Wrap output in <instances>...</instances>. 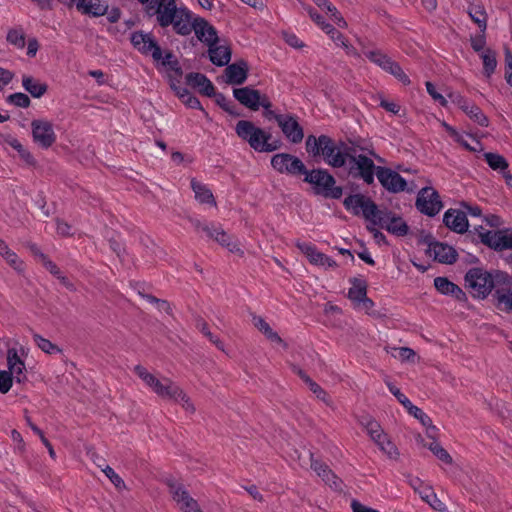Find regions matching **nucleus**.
<instances>
[{
	"label": "nucleus",
	"instance_id": "ea45409f",
	"mask_svg": "<svg viewBox=\"0 0 512 512\" xmlns=\"http://www.w3.org/2000/svg\"><path fill=\"white\" fill-rule=\"evenodd\" d=\"M363 424L365 425L367 433L375 443L385 439L386 434L383 432L380 424L377 421L369 419Z\"/></svg>",
	"mask_w": 512,
	"mask_h": 512
},
{
	"label": "nucleus",
	"instance_id": "f257e3e1",
	"mask_svg": "<svg viewBox=\"0 0 512 512\" xmlns=\"http://www.w3.org/2000/svg\"><path fill=\"white\" fill-rule=\"evenodd\" d=\"M343 205L353 215L362 214L372 225L379 226L397 237L406 236L409 232V226L401 216L387 208L379 209L371 198L363 194L347 196Z\"/></svg>",
	"mask_w": 512,
	"mask_h": 512
},
{
	"label": "nucleus",
	"instance_id": "6ab92c4d",
	"mask_svg": "<svg viewBox=\"0 0 512 512\" xmlns=\"http://www.w3.org/2000/svg\"><path fill=\"white\" fill-rule=\"evenodd\" d=\"M296 247L308 258L309 262L316 266L327 268L337 267V263L326 254L320 252L315 245L307 242H296Z\"/></svg>",
	"mask_w": 512,
	"mask_h": 512
},
{
	"label": "nucleus",
	"instance_id": "13d9d810",
	"mask_svg": "<svg viewBox=\"0 0 512 512\" xmlns=\"http://www.w3.org/2000/svg\"><path fill=\"white\" fill-rule=\"evenodd\" d=\"M505 80L512 86V52L510 49H505Z\"/></svg>",
	"mask_w": 512,
	"mask_h": 512
},
{
	"label": "nucleus",
	"instance_id": "9b49d317",
	"mask_svg": "<svg viewBox=\"0 0 512 512\" xmlns=\"http://www.w3.org/2000/svg\"><path fill=\"white\" fill-rule=\"evenodd\" d=\"M131 43L143 55H150L155 62L162 59V49L151 33L135 31L130 37Z\"/></svg>",
	"mask_w": 512,
	"mask_h": 512
},
{
	"label": "nucleus",
	"instance_id": "2eb2a0df",
	"mask_svg": "<svg viewBox=\"0 0 512 512\" xmlns=\"http://www.w3.org/2000/svg\"><path fill=\"white\" fill-rule=\"evenodd\" d=\"M377 179L380 184L390 193H399L406 190V180L391 168L379 166Z\"/></svg>",
	"mask_w": 512,
	"mask_h": 512
},
{
	"label": "nucleus",
	"instance_id": "7ed1b4c3",
	"mask_svg": "<svg viewBox=\"0 0 512 512\" xmlns=\"http://www.w3.org/2000/svg\"><path fill=\"white\" fill-rule=\"evenodd\" d=\"M191 14L186 7H178L176 0H161L156 5H151L146 13L150 18L155 17L160 27L172 26L176 34L187 31L188 18Z\"/></svg>",
	"mask_w": 512,
	"mask_h": 512
},
{
	"label": "nucleus",
	"instance_id": "f03ea898",
	"mask_svg": "<svg viewBox=\"0 0 512 512\" xmlns=\"http://www.w3.org/2000/svg\"><path fill=\"white\" fill-rule=\"evenodd\" d=\"M465 285L475 298L485 299L497 285H509L512 277L499 270L487 271L480 267L466 272Z\"/></svg>",
	"mask_w": 512,
	"mask_h": 512
},
{
	"label": "nucleus",
	"instance_id": "f704fd0d",
	"mask_svg": "<svg viewBox=\"0 0 512 512\" xmlns=\"http://www.w3.org/2000/svg\"><path fill=\"white\" fill-rule=\"evenodd\" d=\"M253 322L255 327L259 331H261L266 336L267 339H269L272 342H277L279 344L284 343L282 338L275 331L272 330L270 325L262 317L254 316Z\"/></svg>",
	"mask_w": 512,
	"mask_h": 512
},
{
	"label": "nucleus",
	"instance_id": "5701e85b",
	"mask_svg": "<svg viewBox=\"0 0 512 512\" xmlns=\"http://www.w3.org/2000/svg\"><path fill=\"white\" fill-rule=\"evenodd\" d=\"M186 84L192 88H197L199 93L212 97L215 95V87L206 75L197 72H190L185 76Z\"/></svg>",
	"mask_w": 512,
	"mask_h": 512
},
{
	"label": "nucleus",
	"instance_id": "a211bd4d",
	"mask_svg": "<svg viewBox=\"0 0 512 512\" xmlns=\"http://www.w3.org/2000/svg\"><path fill=\"white\" fill-rule=\"evenodd\" d=\"M284 136L293 144L300 143L304 138V130L299 124L297 116L291 113L283 114V118L279 121Z\"/></svg>",
	"mask_w": 512,
	"mask_h": 512
},
{
	"label": "nucleus",
	"instance_id": "c85d7f7f",
	"mask_svg": "<svg viewBox=\"0 0 512 512\" xmlns=\"http://www.w3.org/2000/svg\"><path fill=\"white\" fill-rule=\"evenodd\" d=\"M211 232L212 235H208V238L213 239L231 252L240 250L233 238L228 235L220 226L214 225Z\"/></svg>",
	"mask_w": 512,
	"mask_h": 512
},
{
	"label": "nucleus",
	"instance_id": "dca6fc26",
	"mask_svg": "<svg viewBox=\"0 0 512 512\" xmlns=\"http://www.w3.org/2000/svg\"><path fill=\"white\" fill-rule=\"evenodd\" d=\"M169 491L173 500L178 504L179 508L184 512H192L197 508V501L192 498L189 492L184 488L183 484L169 479L167 481Z\"/></svg>",
	"mask_w": 512,
	"mask_h": 512
},
{
	"label": "nucleus",
	"instance_id": "e2e57ef3",
	"mask_svg": "<svg viewBox=\"0 0 512 512\" xmlns=\"http://www.w3.org/2000/svg\"><path fill=\"white\" fill-rule=\"evenodd\" d=\"M309 389L315 394V396L323 401V402H328V394L326 393V391L320 386L318 385L315 381H311L310 383L307 384Z\"/></svg>",
	"mask_w": 512,
	"mask_h": 512
},
{
	"label": "nucleus",
	"instance_id": "72a5a7b5",
	"mask_svg": "<svg viewBox=\"0 0 512 512\" xmlns=\"http://www.w3.org/2000/svg\"><path fill=\"white\" fill-rule=\"evenodd\" d=\"M483 157L491 169L499 171L500 173L509 167L507 160L498 153L486 152L483 154Z\"/></svg>",
	"mask_w": 512,
	"mask_h": 512
},
{
	"label": "nucleus",
	"instance_id": "864d4df0",
	"mask_svg": "<svg viewBox=\"0 0 512 512\" xmlns=\"http://www.w3.org/2000/svg\"><path fill=\"white\" fill-rule=\"evenodd\" d=\"M452 285L453 282L446 277L439 276L434 279V286L441 294L448 295Z\"/></svg>",
	"mask_w": 512,
	"mask_h": 512
},
{
	"label": "nucleus",
	"instance_id": "69168bd1",
	"mask_svg": "<svg viewBox=\"0 0 512 512\" xmlns=\"http://www.w3.org/2000/svg\"><path fill=\"white\" fill-rule=\"evenodd\" d=\"M438 241L435 240V238L433 237V235H431L430 233L428 234H423L421 235V237L419 238L418 240V243L419 244H422V245H426L427 246V249H426V254L428 256H431V250L432 248L434 247V244H436Z\"/></svg>",
	"mask_w": 512,
	"mask_h": 512
},
{
	"label": "nucleus",
	"instance_id": "052dcab7",
	"mask_svg": "<svg viewBox=\"0 0 512 512\" xmlns=\"http://www.w3.org/2000/svg\"><path fill=\"white\" fill-rule=\"evenodd\" d=\"M158 63H161L162 66L173 70V67L177 66L179 61L172 51H166L165 55H162V59H160Z\"/></svg>",
	"mask_w": 512,
	"mask_h": 512
},
{
	"label": "nucleus",
	"instance_id": "4468645a",
	"mask_svg": "<svg viewBox=\"0 0 512 512\" xmlns=\"http://www.w3.org/2000/svg\"><path fill=\"white\" fill-rule=\"evenodd\" d=\"M450 100L456 104L464 113H466L470 119L476 122L478 125L482 127H487L489 124V120L486 115L482 112V110L471 103L468 99L457 92H451L448 94Z\"/></svg>",
	"mask_w": 512,
	"mask_h": 512
},
{
	"label": "nucleus",
	"instance_id": "0e129e2a",
	"mask_svg": "<svg viewBox=\"0 0 512 512\" xmlns=\"http://www.w3.org/2000/svg\"><path fill=\"white\" fill-rule=\"evenodd\" d=\"M471 47L475 52H483L484 47L486 45V38L485 33H482L480 35H477L475 37H471Z\"/></svg>",
	"mask_w": 512,
	"mask_h": 512
},
{
	"label": "nucleus",
	"instance_id": "09e8293b",
	"mask_svg": "<svg viewBox=\"0 0 512 512\" xmlns=\"http://www.w3.org/2000/svg\"><path fill=\"white\" fill-rule=\"evenodd\" d=\"M14 375L6 370L0 371V392L6 394L12 387Z\"/></svg>",
	"mask_w": 512,
	"mask_h": 512
},
{
	"label": "nucleus",
	"instance_id": "f3484780",
	"mask_svg": "<svg viewBox=\"0 0 512 512\" xmlns=\"http://www.w3.org/2000/svg\"><path fill=\"white\" fill-rule=\"evenodd\" d=\"M319 156H323L327 164L334 168H341L344 166V159L339 153V147L336 146L331 137L324 134L320 135Z\"/></svg>",
	"mask_w": 512,
	"mask_h": 512
},
{
	"label": "nucleus",
	"instance_id": "4be33fe9",
	"mask_svg": "<svg viewBox=\"0 0 512 512\" xmlns=\"http://www.w3.org/2000/svg\"><path fill=\"white\" fill-rule=\"evenodd\" d=\"M443 222L450 230L459 234L465 233L469 227L466 213L457 209H448L444 213Z\"/></svg>",
	"mask_w": 512,
	"mask_h": 512
},
{
	"label": "nucleus",
	"instance_id": "9d476101",
	"mask_svg": "<svg viewBox=\"0 0 512 512\" xmlns=\"http://www.w3.org/2000/svg\"><path fill=\"white\" fill-rule=\"evenodd\" d=\"M271 166L278 173L291 176L304 175L307 170L300 158L289 153H278L272 156Z\"/></svg>",
	"mask_w": 512,
	"mask_h": 512
},
{
	"label": "nucleus",
	"instance_id": "680f3d73",
	"mask_svg": "<svg viewBox=\"0 0 512 512\" xmlns=\"http://www.w3.org/2000/svg\"><path fill=\"white\" fill-rule=\"evenodd\" d=\"M190 222L197 232H203L207 237L208 235H212L213 223L202 222L198 219H191Z\"/></svg>",
	"mask_w": 512,
	"mask_h": 512
},
{
	"label": "nucleus",
	"instance_id": "412c9836",
	"mask_svg": "<svg viewBox=\"0 0 512 512\" xmlns=\"http://www.w3.org/2000/svg\"><path fill=\"white\" fill-rule=\"evenodd\" d=\"M234 98L243 106L252 111L259 110V100H261V93L250 86L234 88Z\"/></svg>",
	"mask_w": 512,
	"mask_h": 512
},
{
	"label": "nucleus",
	"instance_id": "a19ab883",
	"mask_svg": "<svg viewBox=\"0 0 512 512\" xmlns=\"http://www.w3.org/2000/svg\"><path fill=\"white\" fill-rule=\"evenodd\" d=\"M33 339L35 344L45 353L47 354H57L61 352V349L53 344L50 340L42 337L39 334H33Z\"/></svg>",
	"mask_w": 512,
	"mask_h": 512
},
{
	"label": "nucleus",
	"instance_id": "0eeeda50",
	"mask_svg": "<svg viewBox=\"0 0 512 512\" xmlns=\"http://www.w3.org/2000/svg\"><path fill=\"white\" fill-rule=\"evenodd\" d=\"M135 374L142 379V381L150 387L154 393L162 398H168L178 393V385L173 383L170 379L164 378L162 381L156 378L153 374L141 365H136L134 368Z\"/></svg>",
	"mask_w": 512,
	"mask_h": 512
},
{
	"label": "nucleus",
	"instance_id": "e433bc0d",
	"mask_svg": "<svg viewBox=\"0 0 512 512\" xmlns=\"http://www.w3.org/2000/svg\"><path fill=\"white\" fill-rule=\"evenodd\" d=\"M364 55L375 65L379 66L384 71L387 70L389 64H391L392 59L381 50H368L364 51Z\"/></svg>",
	"mask_w": 512,
	"mask_h": 512
},
{
	"label": "nucleus",
	"instance_id": "5fc2aeb1",
	"mask_svg": "<svg viewBox=\"0 0 512 512\" xmlns=\"http://www.w3.org/2000/svg\"><path fill=\"white\" fill-rule=\"evenodd\" d=\"M425 86L428 94L434 101H437L442 107H447L448 101L442 94L437 92L433 83L427 81Z\"/></svg>",
	"mask_w": 512,
	"mask_h": 512
},
{
	"label": "nucleus",
	"instance_id": "1a4fd4ad",
	"mask_svg": "<svg viewBox=\"0 0 512 512\" xmlns=\"http://www.w3.org/2000/svg\"><path fill=\"white\" fill-rule=\"evenodd\" d=\"M187 28L186 32L178 33V35L188 36L194 31L197 39L207 46L212 47V44L219 42L217 30L202 17H193V14H191L188 18Z\"/></svg>",
	"mask_w": 512,
	"mask_h": 512
},
{
	"label": "nucleus",
	"instance_id": "bb28decb",
	"mask_svg": "<svg viewBox=\"0 0 512 512\" xmlns=\"http://www.w3.org/2000/svg\"><path fill=\"white\" fill-rule=\"evenodd\" d=\"M208 53L210 61L219 67L226 66L230 60H231V49L227 45L219 44H212L211 46H208Z\"/></svg>",
	"mask_w": 512,
	"mask_h": 512
},
{
	"label": "nucleus",
	"instance_id": "393cba45",
	"mask_svg": "<svg viewBox=\"0 0 512 512\" xmlns=\"http://www.w3.org/2000/svg\"><path fill=\"white\" fill-rule=\"evenodd\" d=\"M7 365L8 370L14 375L17 382L21 383L26 380L25 363L19 357L18 352L15 348H10L7 351Z\"/></svg>",
	"mask_w": 512,
	"mask_h": 512
},
{
	"label": "nucleus",
	"instance_id": "58836bf2",
	"mask_svg": "<svg viewBox=\"0 0 512 512\" xmlns=\"http://www.w3.org/2000/svg\"><path fill=\"white\" fill-rule=\"evenodd\" d=\"M471 19L478 25L480 31L485 33L487 28L486 12L480 6L471 7L468 11Z\"/></svg>",
	"mask_w": 512,
	"mask_h": 512
},
{
	"label": "nucleus",
	"instance_id": "6e6d98bb",
	"mask_svg": "<svg viewBox=\"0 0 512 512\" xmlns=\"http://www.w3.org/2000/svg\"><path fill=\"white\" fill-rule=\"evenodd\" d=\"M184 96L185 98L181 100L183 104H185L189 108L201 110L204 113V115L208 117V113L204 110L199 99L196 96L192 95L190 92H188V94H185Z\"/></svg>",
	"mask_w": 512,
	"mask_h": 512
},
{
	"label": "nucleus",
	"instance_id": "79ce46f5",
	"mask_svg": "<svg viewBox=\"0 0 512 512\" xmlns=\"http://www.w3.org/2000/svg\"><path fill=\"white\" fill-rule=\"evenodd\" d=\"M426 446L442 462L446 464L452 463V457L450 454L437 441L433 440Z\"/></svg>",
	"mask_w": 512,
	"mask_h": 512
},
{
	"label": "nucleus",
	"instance_id": "c9c22d12",
	"mask_svg": "<svg viewBox=\"0 0 512 512\" xmlns=\"http://www.w3.org/2000/svg\"><path fill=\"white\" fill-rule=\"evenodd\" d=\"M6 41L17 49H23L26 43L24 29L21 26L9 29L6 36Z\"/></svg>",
	"mask_w": 512,
	"mask_h": 512
},
{
	"label": "nucleus",
	"instance_id": "338daca9",
	"mask_svg": "<svg viewBox=\"0 0 512 512\" xmlns=\"http://www.w3.org/2000/svg\"><path fill=\"white\" fill-rule=\"evenodd\" d=\"M329 476L323 480L326 484H328L334 490L342 489V480L331 470Z\"/></svg>",
	"mask_w": 512,
	"mask_h": 512
},
{
	"label": "nucleus",
	"instance_id": "3c124183",
	"mask_svg": "<svg viewBox=\"0 0 512 512\" xmlns=\"http://www.w3.org/2000/svg\"><path fill=\"white\" fill-rule=\"evenodd\" d=\"M389 391L397 398V400L408 410L409 407L413 405V403L397 388L390 382H386Z\"/></svg>",
	"mask_w": 512,
	"mask_h": 512
},
{
	"label": "nucleus",
	"instance_id": "6e6552de",
	"mask_svg": "<svg viewBox=\"0 0 512 512\" xmlns=\"http://www.w3.org/2000/svg\"><path fill=\"white\" fill-rule=\"evenodd\" d=\"M373 159L366 155L359 154L357 158H352L348 163V174L353 179L362 180L367 185L374 184V177L377 176V169Z\"/></svg>",
	"mask_w": 512,
	"mask_h": 512
},
{
	"label": "nucleus",
	"instance_id": "c03bdc74",
	"mask_svg": "<svg viewBox=\"0 0 512 512\" xmlns=\"http://www.w3.org/2000/svg\"><path fill=\"white\" fill-rule=\"evenodd\" d=\"M9 104H12L20 108H28L31 104V100L25 93L17 92L9 95L6 99Z\"/></svg>",
	"mask_w": 512,
	"mask_h": 512
},
{
	"label": "nucleus",
	"instance_id": "a18cd8bd",
	"mask_svg": "<svg viewBox=\"0 0 512 512\" xmlns=\"http://www.w3.org/2000/svg\"><path fill=\"white\" fill-rule=\"evenodd\" d=\"M179 393H175L173 396H170L169 399L175 400L179 403H181L182 407L190 412L193 413L195 411V407L193 403L191 402L190 398L183 392V390L178 386Z\"/></svg>",
	"mask_w": 512,
	"mask_h": 512
},
{
	"label": "nucleus",
	"instance_id": "2f4dec72",
	"mask_svg": "<svg viewBox=\"0 0 512 512\" xmlns=\"http://www.w3.org/2000/svg\"><path fill=\"white\" fill-rule=\"evenodd\" d=\"M407 411L410 415L418 419L423 426L427 427V435L434 439L433 433L437 430V428L432 424L431 418L426 413H424L422 409L415 405L409 407Z\"/></svg>",
	"mask_w": 512,
	"mask_h": 512
},
{
	"label": "nucleus",
	"instance_id": "f8f14e48",
	"mask_svg": "<svg viewBox=\"0 0 512 512\" xmlns=\"http://www.w3.org/2000/svg\"><path fill=\"white\" fill-rule=\"evenodd\" d=\"M416 208L429 217L437 215L443 208L438 192L432 187L422 188L416 199Z\"/></svg>",
	"mask_w": 512,
	"mask_h": 512
},
{
	"label": "nucleus",
	"instance_id": "a878e982",
	"mask_svg": "<svg viewBox=\"0 0 512 512\" xmlns=\"http://www.w3.org/2000/svg\"><path fill=\"white\" fill-rule=\"evenodd\" d=\"M108 4L103 0H80L77 4V10L83 14L92 17H100L107 13Z\"/></svg>",
	"mask_w": 512,
	"mask_h": 512
},
{
	"label": "nucleus",
	"instance_id": "49530a36",
	"mask_svg": "<svg viewBox=\"0 0 512 512\" xmlns=\"http://www.w3.org/2000/svg\"><path fill=\"white\" fill-rule=\"evenodd\" d=\"M311 469L316 472V474L322 478V480H325V478L330 474L331 469L329 466L322 462L321 460L314 459L313 455L311 454Z\"/></svg>",
	"mask_w": 512,
	"mask_h": 512
},
{
	"label": "nucleus",
	"instance_id": "c756f323",
	"mask_svg": "<svg viewBox=\"0 0 512 512\" xmlns=\"http://www.w3.org/2000/svg\"><path fill=\"white\" fill-rule=\"evenodd\" d=\"M349 282L352 286L348 290V298L355 303H360L367 295V282L356 277L350 278Z\"/></svg>",
	"mask_w": 512,
	"mask_h": 512
},
{
	"label": "nucleus",
	"instance_id": "603ef678",
	"mask_svg": "<svg viewBox=\"0 0 512 512\" xmlns=\"http://www.w3.org/2000/svg\"><path fill=\"white\" fill-rule=\"evenodd\" d=\"M376 444L390 458H395L398 455L396 446L387 438V436L385 437V439H382L381 441H379Z\"/></svg>",
	"mask_w": 512,
	"mask_h": 512
},
{
	"label": "nucleus",
	"instance_id": "4c0bfd02",
	"mask_svg": "<svg viewBox=\"0 0 512 512\" xmlns=\"http://www.w3.org/2000/svg\"><path fill=\"white\" fill-rule=\"evenodd\" d=\"M493 296L497 301L498 309L505 312L512 311V292L497 289Z\"/></svg>",
	"mask_w": 512,
	"mask_h": 512
},
{
	"label": "nucleus",
	"instance_id": "37998d69",
	"mask_svg": "<svg viewBox=\"0 0 512 512\" xmlns=\"http://www.w3.org/2000/svg\"><path fill=\"white\" fill-rule=\"evenodd\" d=\"M197 328L201 331V333L209 339L217 348L223 349V343L220 341L218 337L213 335L209 330L208 324L202 318H199L196 323Z\"/></svg>",
	"mask_w": 512,
	"mask_h": 512
},
{
	"label": "nucleus",
	"instance_id": "8fccbe9b",
	"mask_svg": "<svg viewBox=\"0 0 512 512\" xmlns=\"http://www.w3.org/2000/svg\"><path fill=\"white\" fill-rule=\"evenodd\" d=\"M339 153L342 155V158L344 159V165L348 161H352V158H357L359 154H357V150L353 146H349L345 144L344 142L340 143L339 146Z\"/></svg>",
	"mask_w": 512,
	"mask_h": 512
},
{
	"label": "nucleus",
	"instance_id": "b1692460",
	"mask_svg": "<svg viewBox=\"0 0 512 512\" xmlns=\"http://www.w3.org/2000/svg\"><path fill=\"white\" fill-rule=\"evenodd\" d=\"M430 257L439 263L451 265L457 261L458 253L452 246L438 241L434 244Z\"/></svg>",
	"mask_w": 512,
	"mask_h": 512
},
{
	"label": "nucleus",
	"instance_id": "423d86ee",
	"mask_svg": "<svg viewBox=\"0 0 512 512\" xmlns=\"http://www.w3.org/2000/svg\"><path fill=\"white\" fill-rule=\"evenodd\" d=\"M479 242L494 251L512 250V230L498 229L485 230L482 226L476 227Z\"/></svg>",
	"mask_w": 512,
	"mask_h": 512
},
{
	"label": "nucleus",
	"instance_id": "20e7f679",
	"mask_svg": "<svg viewBox=\"0 0 512 512\" xmlns=\"http://www.w3.org/2000/svg\"><path fill=\"white\" fill-rule=\"evenodd\" d=\"M235 132L239 138L246 141L257 152H274L282 146L281 140H272L270 132H266L248 120L238 121Z\"/></svg>",
	"mask_w": 512,
	"mask_h": 512
},
{
	"label": "nucleus",
	"instance_id": "cd10ccee",
	"mask_svg": "<svg viewBox=\"0 0 512 512\" xmlns=\"http://www.w3.org/2000/svg\"><path fill=\"white\" fill-rule=\"evenodd\" d=\"M22 86L32 97L41 98L48 90V85L30 75L22 76Z\"/></svg>",
	"mask_w": 512,
	"mask_h": 512
},
{
	"label": "nucleus",
	"instance_id": "4d7b16f0",
	"mask_svg": "<svg viewBox=\"0 0 512 512\" xmlns=\"http://www.w3.org/2000/svg\"><path fill=\"white\" fill-rule=\"evenodd\" d=\"M10 146L19 152L20 156L28 163H33L34 158L30 152H28L23 145L17 140L13 139L9 142Z\"/></svg>",
	"mask_w": 512,
	"mask_h": 512
},
{
	"label": "nucleus",
	"instance_id": "de8ad7c7",
	"mask_svg": "<svg viewBox=\"0 0 512 512\" xmlns=\"http://www.w3.org/2000/svg\"><path fill=\"white\" fill-rule=\"evenodd\" d=\"M306 151L309 155L313 157L319 156V150H320V136L316 137L314 135H309L306 139Z\"/></svg>",
	"mask_w": 512,
	"mask_h": 512
},
{
	"label": "nucleus",
	"instance_id": "ddd939ff",
	"mask_svg": "<svg viewBox=\"0 0 512 512\" xmlns=\"http://www.w3.org/2000/svg\"><path fill=\"white\" fill-rule=\"evenodd\" d=\"M32 138L42 149L50 148L56 142V134L50 121L34 119L31 122Z\"/></svg>",
	"mask_w": 512,
	"mask_h": 512
},
{
	"label": "nucleus",
	"instance_id": "aec40b11",
	"mask_svg": "<svg viewBox=\"0 0 512 512\" xmlns=\"http://www.w3.org/2000/svg\"><path fill=\"white\" fill-rule=\"evenodd\" d=\"M224 70L225 82L229 85H242L246 82L249 65L247 61L241 59L232 64H227Z\"/></svg>",
	"mask_w": 512,
	"mask_h": 512
},
{
	"label": "nucleus",
	"instance_id": "7c9ffc66",
	"mask_svg": "<svg viewBox=\"0 0 512 512\" xmlns=\"http://www.w3.org/2000/svg\"><path fill=\"white\" fill-rule=\"evenodd\" d=\"M191 188L195 193V198L202 204L216 205L212 191L204 184L191 180Z\"/></svg>",
	"mask_w": 512,
	"mask_h": 512
},
{
	"label": "nucleus",
	"instance_id": "473e14b6",
	"mask_svg": "<svg viewBox=\"0 0 512 512\" xmlns=\"http://www.w3.org/2000/svg\"><path fill=\"white\" fill-rule=\"evenodd\" d=\"M481 58L483 61V73L487 78H490L497 67L496 52L487 48L482 52Z\"/></svg>",
	"mask_w": 512,
	"mask_h": 512
},
{
	"label": "nucleus",
	"instance_id": "774afa93",
	"mask_svg": "<svg viewBox=\"0 0 512 512\" xmlns=\"http://www.w3.org/2000/svg\"><path fill=\"white\" fill-rule=\"evenodd\" d=\"M351 509L353 512H379L376 509H373L371 507H368V506L362 504L361 502H359L356 499H353L351 501Z\"/></svg>",
	"mask_w": 512,
	"mask_h": 512
},
{
	"label": "nucleus",
	"instance_id": "39448f33",
	"mask_svg": "<svg viewBox=\"0 0 512 512\" xmlns=\"http://www.w3.org/2000/svg\"><path fill=\"white\" fill-rule=\"evenodd\" d=\"M303 181L312 185L315 195L330 199H340L343 194L342 187L336 186L334 176L323 168L307 169Z\"/></svg>",
	"mask_w": 512,
	"mask_h": 512
},
{
	"label": "nucleus",
	"instance_id": "bf43d9fd",
	"mask_svg": "<svg viewBox=\"0 0 512 512\" xmlns=\"http://www.w3.org/2000/svg\"><path fill=\"white\" fill-rule=\"evenodd\" d=\"M103 472L117 488L125 486L123 479L110 466H106Z\"/></svg>",
	"mask_w": 512,
	"mask_h": 512
}]
</instances>
